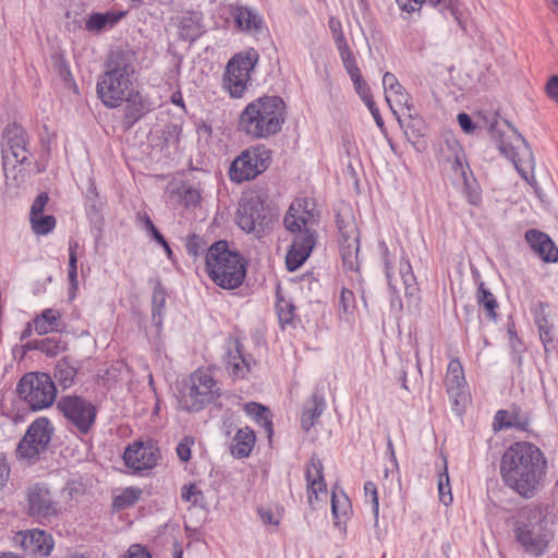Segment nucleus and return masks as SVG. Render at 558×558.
Here are the masks:
<instances>
[{
    "instance_id": "20",
    "label": "nucleus",
    "mask_w": 558,
    "mask_h": 558,
    "mask_svg": "<svg viewBox=\"0 0 558 558\" xmlns=\"http://www.w3.org/2000/svg\"><path fill=\"white\" fill-rule=\"evenodd\" d=\"M397 5L402 12L408 14L418 12L423 3L438 8L439 12H449L453 20L457 22L459 27L466 32V22L459 10L458 0H396Z\"/></svg>"
},
{
    "instance_id": "56",
    "label": "nucleus",
    "mask_w": 558,
    "mask_h": 558,
    "mask_svg": "<svg viewBox=\"0 0 558 558\" xmlns=\"http://www.w3.org/2000/svg\"><path fill=\"white\" fill-rule=\"evenodd\" d=\"M49 201L47 193H40L31 206L29 217H37L44 215L45 207Z\"/></svg>"
},
{
    "instance_id": "52",
    "label": "nucleus",
    "mask_w": 558,
    "mask_h": 558,
    "mask_svg": "<svg viewBox=\"0 0 558 558\" xmlns=\"http://www.w3.org/2000/svg\"><path fill=\"white\" fill-rule=\"evenodd\" d=\"M181 497L183 500L189 501L194 506H202L204 501L203 493L194 484L183 487Z\"/></svg>"
},
{
    "instance_id": "18",
    "label": "nucleus",
    "mask_w": 558,
    "mask_h": 558,
    "mask_svg": "<svg viewBox=\"0 0 558 558\" xmlns=\"http://www.w3.org/2000/svg\"><path fill=\"white\" fill-rule=\"evenodd\" d=\"M223 359L226 369L233 379L245 378L246 374L252 371L255 364V361L250 354H244L243 345L236 339L227 342Z\"/></svg>"
},
{
    "instance_id": "22",
    "label": "nucleus",
    "mask_w": 558,
    "mask_h": 558,
    "mask_svg": "<svg viewBox=\"0 0 558 558\" xmlns=\"http://www.w3.org/2000/svg\"><path fill=\"white\" fill-rule=\"evenodd\" d=\"M305 477L307 482L308 502L313 505V497L327 494V485L324 480V466L322 461L313 456L306 465Z\"/></svg>"
},
{
    "instance_id": "28",
    "label": "nucleus",
    "mask_w": 558,
    "mask_h": 558,
    "mask_svg": "<svg viewBox=\"0 0 558 558\" xmlns=\"http://www.w3.org/2000/svg\"><path fill=\"white\" fill-rule=\"evenodd\" d=\"M27 432L28 438L33 437L40 444V449H47L53 434V427L48 418L39 417L29 425Z\"/></svg>"
},
{
    "instance_id": "59",
    "label": "nucleus",
    "mask_w": 558,
    "mask_h": 558,
    "mask_svg": "<svg viewBox=\"0 0 558 558\" xmlns=\"http://www.w3.org/2000/svg\"><path fill=\"white\" fill-rule=\"evenodd\" d=\"M460 128L465 134H473L476 126L468 113L461 112L457 117Z\"/></svg>"
},
{
    "instance_id": "2",
    "label": "nucleus",
    "mask_w": 558,
    "mask_h": 558,
    "mask_svg": "<svg viewBox=\"0 0 558 558\" xmlns=\"http://www.w3.org/2000/svg\"><path fill=\"white\" fill-rule=\"evenodd\" d=\"M514 536L524 553L543 556L555 538V522L546 508L530 506L521 509L514 519Z\"/></svg>"
},
{
    "instance_id": "10",
    "label": "nucleus",
    "mask_w": 558,
    "mask_h": 558,
    "mask_svg": "<svg viewBox=\"0 0 558 558\" xmlns=\"http://www.w3.org/2000/svg\"><path fill=\"white\" fill-rule=\"evenodd\" d=\"M16 392L35 411L49 408L57 397L54 383L46 373L25 374L17 383Z\"/></svg>"
},
{
    "instance_id": "62",
    "label": "nucleus",
    "mask_w": 558,
    "mask_h": 558,
    "mask_svg": "<svg viewBox=\"0 0 558 558\" xmlns=\"http://www.w3.org/2000/svg\"><path fill=\"white\" fill-rule=\"evenodd\" d=\"M125 558H151L150 554L141 545H131Z\"/></svg>"
},
{
    "instance_id": "9",
    "label": "nucleus",
    "mask_w": 558,
    "mask_h": 558,
    "mask_svg": "<svg viewBox=\"0 0 558 558\" xmlns=\"http://www.w3.org/2000/svg\"><path fill=\"white\" fill-rule=\"evenodd\" d=\"M220 396V388L213 376L203 369L195 371L180 392L179 404L189 412H197Z\"/></svg>"
},
{
    "instance_id": "49",
    "label": "nucleus",
    "mask_w": 558,
    "mask_h": 558,
    "mask_svg": "<svg viewBox=\"0 0 558 558\" xmlns=\"http://www.w3.org/2000/svg\"><path fill=\"white\" fill-rule=\"evenodd\" d=\"M78 247L77 242H70L69 246V280L73 289L77 288V257L76 248Z\"/></svg>"
},
{
    "instance_id": "37",
    "label": "nucleus",
    "mask_w": 558,
    "mask_h": 558,
    "mask_svg": "<svg viewBox=\"0 0 558 558\" xmlns=\"http://www.w3.org/2000/svg\"><path fill=\"white\" fill-rule=\"evenodd\" d=\"M445 384L446 387L466 385L463 367L459 360L453 359L449 362Z\"/></svg>"
},
{
    "instance_id": "53",
    "label": "nucleus",
    "mask_w": 558,
    "mask_h": 558,
    "mask_svg": "<svg viewBox=\"0 0 558 558\" xmlns=\"http://www.w3.org/2000/svg\"><path fill=\"white\" fill-rule=\"evenodd\" d=\"M364 495L366 500H369L372 504V511L374 513L375 520L378 519V512H379V501H378V494H377V487L373 482H366L364 484Z\"/></svg>"
},
{
    "instance_id": "40",
    "label": "nucleus",
    "mask_w": 558,
    "mask_h": 558,
    "mask_svg": "<svg viewBox=\"0 0 558 558\" xmlns=\"http://www.w3.org/2000/svg\"><path fill=\"white\" fill-rule=\"evenodd\" d=\"M343 66L349 74L350 78H354L361 75L360 69L356 64L355 57L351 51L349 45H343L342 48L338 49Z\"/></svg>"
},
{
    "instance_id": "43",
    "label": "nucleus",
    "mask_w": 558,
    "mask_h": 558,
    "mask_svg": "<svg viewBox=\"0 0 558 558\" xmlns=\"http://www.w3.org/2000/svg\"><path fill=\"white\" fill-rule=\"evenodd\" d=\"M277 314L282 326L293 325L295 319V307L292 303L284 299H278L277 301Z\"/></svg>"
},
{
    "instance_id": "41",
    "label": "nucleus",
    "mask_w": 558,
    "mask_h": 558,
    "mask_svg": "<svg viewBox=\"0 0 558 558\" xmlns=\"http://www.w3.org/2000/svg\"><path fill=\"white\" fill-rule=\"evenodd\" d=\"M166 291L158 284L153 292V319L157 325L161 324V317L166 305Z\"/></svg>"
},
{
    "instance_id": "13",
    "label": "nucleus",
    "mask_w": 558,
    "mask_h": 558,
    "mask_svg": "<svg viewBox=\"0 0 558 558\" xmlns=\"http://www.w3.org/2000/svg\"><path fill=\"white\" fill-rule=\"evenodd\" d=\"M57 408L64 415L68 424L81 435L88 434L95 424L97 408L80 396L62 397Z\"/></svg>"
},
{
    "instance_id": "50",
    "label": "nucleus",
    "mask_w": 558,
    "mask_h": 558,
    "mask_svg": "<svg viewBox=\"0 0 558 558\" xmlns=\"http://www.w3.org/2000/svg\"><path fill=\"white\" fill-rule=\"evenodd\" d=\"M205 240L196 234H193L186 240V251L191 256L197 257L203 254L206 250Z\"/></svg>"
},
{
    "instance_id": "44",
    "label": "nucleus",
    "mask_w": 558,
    "mask_h": 558,
    "mask_svg": "<svg viewBox=\"0 0 558 558\" xmlns=\"http://www.w3.org/2000/svg\"><path fill=\"white\" fill-rule=\"evenodd\" d=\"M76 375V369L68 365L65 362H59L56 366L54 377L64 388L70 387Z\"/></svg>"
},
{
    "instance_id": "11",
    "label": "nucleus",
    "mask_w": 558,
    "mask_h": 558,
    "mask_svg": "<svg viewBox=\"0 0 558 558\" xmlns=\"http://www.w3.org/2000/svg\"><path fill=\"white\" fill-rule=\"evenodd\" d=\"M236 223L243 231L262 238L270 228L272 216L258 195L250 194L243 196L239 203Z\"/></svg>"
},
{
    "instance_id": "58",
    "label": "nucleus",
    "mask_w": 558,
    "mask_h": 558,
    "mask_svg": "<svg viewBox=\"0 0 558 558\" xmlns=\"http://www.w3.org/2000/svg\"><path fill=\"white\" fill-rule=\"evenodd\" d=\"M258 514L265 524L278 525L280 523V514L272 512L269 508H260Z\"/></svg>"
},
{
    "instance_id": "12",
    "label": "nucleus",
    "mask_w": 558,
    "mask_h": 558,
    "mask_svg": "<svg viewBox=\"0 0 558 558\" xmlns=\"http://www.w3.org/2000/svg\"><path fill=\"white\" fill-rule=\"evenodd\" d=\"M270 160L271 151L264 145L252 146L232 161L230 179L238 183L252 180L269 167Z\"/></svg>"
},
{
    "instance_id": "29",
    "label": "nucleus",
    "mask_w": 558,
    "mask_h": 558,
    "mask_svg": "<svg viewBox=\"0 0 558 558\" xmlns=\"http://www.w3.org/2000/svg\"><path fill=\"white\" fill-rule=\"evenodd\" d=\"M25 162L3 161V172L5 177V186L8 190H15L25 181L26 170Z\"/></svg>"
},
{
    "instance_id": "54",
    "label": "nucleus",
    "mask_w": 558,
    "mask_h": 558,
    "mask_svg": "<svg viewBox=\"0 0 558 558\" xmlns=\"http://www.w3.org/2000/svg\"><path fill=\"white\" fill-rule=\"evenodd\" d=\"M347 509H349L348 499L344 497L342 500H339L333 494L331 497V512L337 525L340 523L341 515L347 514Z\"/></svg>"
},
{
    "instance_id": "19",
    "label": "nucleus",
    "mask_w": 558,
    "mask_h": 558,
    "mask_svg": "<svg viewBox=\"0 0 558 558\" xmlns=\"http://www.w3.org/2000/svg\"><path fill=\"white\" fill-rule=\"evenodd\" d=\"M383 86L385 89V98L392 112L398 116L404 114L413 109L410 95L405 92L402 85L398 82L397 77L386 72L383 76Z\"/></svg>"
},
{
    "instance_id": "8",
    "label": "nucleus",
    "mask_w": 558,
    "mask_h": 558,
    "mask_svg": "<svg viewBox=\"0 0 558 558\" xmlns=\"http://www.w3.org/2000/svg\"><path fill=\"white\" fill-rule=\"evenodd\" d=\"M133 69L124 60L116 63L112 69L106 71L97 83V93L105 106L110 108L119 107L128 97L132 85L131 75Z\"/></svg>"
},
{
    "instance_id": "1",
    "label": "nucleus",
    "mask_w": 558,
    "mask_h": 558,
    "mask_svg": "<svg viewBox=\"0 0 558 558\" xmlns=\"http://www.w3.org/2000/svg\"><path fill=\"white\" fill-rule=\"evenodd\" d=\"M547 461L542 450L527 441L512 444L500 460L505 485L523 498H533L542 487Z\"/></svg>"
},
{
    "instance_id": "24",
    "label": "nucleus",
    "mask_w": 558,
    "mask_h": 558,
    "mask_svg": "<svg viewBox=\"0 0 558 558\" xmlns=\"http://www.w3.org/2000/svg\"><path fill=\"white\" fill-rule=\"evenodd\" d=\"M525 240L532 250L546 263L558 262V248L551 239L544 232L529 230Z\"/></svg>"
},
{
    "instance_id": "46",
    "label": "nucleus",
    "mask_w": 558,
    "mask_h": 558,
    "mask_svg": "<svg viewBox=\"0 0 558 558\" xmlns=\"http://www.w3.org/2000/svg\"><path fill=\"white\" fill-rule=\"evenodd\" d=\"M180 35L185 40H195L201 35L197 22L192 17H183L180 22Z\"/></svg>"
},
{
    "instance_id": "6",
    "label": "nucleus",
    "mask_w": 558,
    "mask_h": 558,
    "mask_svg": "<svg viewBox=\"0 0 558 558\" xmlns=\"http://www.w3.org/2000/svg\"><path fill=\"white\" fill-rule=\"evenodd\" d=\"M489 133L499 151L525 177L533 163V154L524 137L507 121H495Z\"/></svg>"
},
{
    "instance_id": "16",
    "label": "nucleus",
    "mask_w": 558,
    "mask_h": 558,
    "mask_svg": "<svg viewBox=\"0 0 558 558\" xmlns=\"http://www.w3.org/2000/svg\"><path fill=\"white\" fill-rule=\"evenodd\" d=\"M337 223L340 232L339 246L343 266L349 270H357L360 267L357 228L352 221L344 225L342 219H338Z\"/></svg>"
},
{
    "instance_id": "23",
    "label": "nucleus",
    "mask_w": 558,
    "mask_h": 558,
    "mask_svg": "<svg viewBox=\"0 0 558 558\" xmlns=\"http://www.w3.org/2000/svg\"><path fill=\"white\" fill-rule=\"evenodd\" d=\"M21 536V546L27 554L48 556L53 548L52 537L41 530L27 531Z\"/></svg>"
},
{
    "instance_id": "45",
    "label": "nucleus",
    "mask_w": 558,
    "mask_h": 558,
    "mask_svg": "<svg viewBox=\"0 0 558 558\" xmlns=\"http://www.w3.org/2000/svg\"><path fill=\"white\" fill-rule=\"evenodd\" d=\"M400 276L402 278L403 284L405 286V293L413 294L416 290L415 288V276L412 271V266L408 259H402L399 265Z\"/></svg>"
},
{
    "instance_id": "39",
    "label": "nucleus",
    "mask_w": 558,
    "mask_h": 558,
    "mask_svg": "<svg viewBox=\"0 0 558 558\" xmlns=\"http://www.w3.org/2000/svg\"><path fill=\"white\" fill-rule=\"evenodd\" d=\"M404 114L408 116L409 121H403L401 119L400 114L397 116V120L401 124V126L404 129L405 136L410 141L414 142L417 138H420L421 136H423V134L420 130L422 122L418 119L413 117L412 111H410V114L408 112H405Z\"/></svg>"
},
{
    "instance_id": "30",
    "label": "nucleus",
    "mask_w": 558,
    "mask_h": 558,
    "mask_svg": "<svg viewBox=\"0 0 558 558\" xmlns=\"http://www.w3.org/2000/svg\"><path fill=\"white\" fill-rule=\"evenodd\" d=\"M61 315L58 311L48 308L33 319L35 331L43 336L57 329Z\"/></svg>"
},
{
    "instance_id": "21",
    "label": "nucleus",
    "mask_w": 558,
    "mask_h": 558,
    "mask_svg": "<svg viewBox=\"0 0 558 558\" xmlns=\"http://www.w3.org/2000/svg\"><path fill=\"white\" fill-rule=\"evenodd\" d=\"M530 425V416L522 412L517 405H512L507 410L496 412L493 423L495 432L515 428L519 430H527Z\"/></svg>"
},
{
    "instance_id": "51",
    "label": "nucleus",
    "mask_w": 558,
    "mask_h": 558,
    "mask_svg": "<svg viewBox=\"0 0 558 558\" xmlns=\"http://www.w3.org/2000/svg\"><path fill=\"white\" fill-rule=\"evenodd\" d=\"M355 92L362 98L365 105H373V96L367 83L363 80L362 75L351 78Z\"/></svg>"
},
{
    "instance_id": "4",
    "label": "nucleus",
    "mask_w": 558,
    "mask_h": 558,
    "mask_svg": "<svg viewBox=\"0 0 558 558\" xmlns=\"http://www.w3.org/2000/svg\"><path fill=\"white\" fill-rule=\"evenodd\" d=\"M307 199L293 202L283 219L288 231L296 233L286 257L287 268L290 271L296 270L310 256L315 246V234L313 225L314 216L308 209Z\"/></svg>"
},
{
    "instance_id": "34",
    "label": "nucleus",
    "mask_w": 558,
    "mask_h": 558,
    "mask_svg": "<svg viewBox=\"0 0 558 558\" xmlns=\"http://www.w3.org/2000/svg\"><path fill=\"white\" fill-rule=\"evenodd\" d=\"M477 303L483 307L485 315L490 320H496L498 302L494 294L481 282L477 290Z\"/></svg>"
},
{
    "instance_id": "25",
    "label": "nucleus",
    "mask_w": 558,
    "mask_h": 558,
    "mask_svg": "<svg viewBox=\"0 0 558 558\" xmlns=\"http://www.w3.org/2000/svg\"><path fill=\"white\" fill-rule=\"evenodd\" d=\"M325 407L324 397L318 393H313L312 398L305 402L301 415V425L304 430H310L316 424Z\"/></svg>"
},
{
    "instance_id": "7",
    "label": "nucleus",
    "mask_w": 558,
    "mask_h": 558,
    "mask_svg": "<svg viewBox=\"0 0 558 558\" xmlns=\"http://www.w3.org/2000/svg\"><path fill=\"white\" fill-rule=\"evenodd\" d=\"M259 56L256 50L234 54L227 63L222 75V88L231 98H242L252 82Z\"/></svg>"
},
{
    "instance_id": "42",
    "label": "nucleus",
    "mask_w": 558,
    "mask_h": 558,
    "mask_svg": "<svg viewBox=\"0 0 558 558\" xmlns=\"http://www.w3.org/2000/svg\"><path fill=\"white\" fill-rule=\"evenodd\" d=\"M438 494L439 500L445 506H449L452 502V494L449 484V475L446 459H444V471L439 474L438 478Z\"/></svg>"
},
{
    "instance_id": "5",
    "label": "nucleus",
    "mask_w": 558,
    "mask_h": 558,
    "mask_svg": "<svg viewBox=\"0 0 558 558\" xmlns=\"http://www.w3.org/2000/svg\"><path fill=\"white\" fill-rule=\"evenodd\" d=\"M206 269L209 278L227 290L240 287L246 275L243 257L230 251L226 241H218L207 250Z\"/></svg>"
},
{
    "instance_id": "15",
    "label": "nucleus",
    "mask_w": 558,
    "mask_h": 558,
    "mask_svg": "<svg viewBox=\"0 0 558 558\" xmlns=\"http://www.w3.org/2000/svg\"><path fill=\"white\" fill-rule=\"evenodd\" d=\"M27 502L28 513L34 518L50 519L59 513V504L45 484H35L28 488Z\"/></svg>"
},
{
    "instance_id": "63",
    "label": "nucleus",
    "mask_w": 558,
    "mask_h": 558,
    "mask_svg": "<svg viewBox=\"0 0 558 558\" xmlns=\"http://www.w3.org/2000/svg\"><path fill=\"white\" fill-rule=\"evenodd\" d=\"M136 220H137L140 227L143 228L147 233L150 232L155 228L153 220L146 213H142V211L137 213Z\"/></svg>"
},
{
    "instance_id": "61",
    "label": "nucleus",
    "mask_w": 558,
    "mask_h": 558,
    "mask_svg": "<svg viewBox=\"0 0 558 558\" xmlns=\"http://www.w3.org/2000/svg\"><path fill=\"white\" fill-rule=\"evenodd\" d=\"M354 296L350 290L343 289L340 294V304L345 314L351 313L353 308Z\"/></svg>"
},
{
    "instance_id": "47",
    "label": "nucleus",
    "mask_w": 558,
    "mask_h": 558,
    "mask_svg": "<svg viewBox=\"0 0 558 558\" xmlns=\"http://www.w3.org/2000/svg\"><path fill=\"white\" fill-rule=\"evenodd\" d=\"M142 490L140 488L128 487L119 496L114 497V505L117 507H129L134 505L141 497Z\"/></svg>"
},
{
    "instance_id": "17",
    "label": "nucleus",
    "mask_w": 558,
    "mask_h": 558,
    "mask_svg": "<svg viewBox=\"0 0 558 558\" xmlns=\"http://www.w3.org/2000/svg\"><path fill=\"white\" fill-rule=\"evenodd\" d=\"M2 157L3 161L26 162L29 156L25 131L16 125L10 124L3 133Z\"/></svg>"
},
{
    "instance_id": "3",
    "label": "nucleus",
    "mask_w": 558,
    "mask_h": 558,
    "mask_svg": "<svg viewBox=\"0 0 558 558\" xmlns=\"http://www.w3.org/2000/svg\"><path fill=\"white\" fill-rule=\"evenodd\" d=\"M286 104L278 96H263L243 109L239 129L251 138H267L280 132L284 123Z\"/></svg>"
},
{
    "instance_id": "36",
    "label": "nucleus",
    "mask_w": 558,
    "mask_h": 558,
    "mask_svg": "<svg viewBox=\"0 0 558 558\" xmlns=\"http://www.w3.org/2000/svg\"><path fill=\"white\" fill-rule=\"evenodd\" d=\"M44 451H46V449H40V444H38L37 440L33 437L28 438V432H26L24 438L17 446V454L28 461L37 459Z\"/></svg>"
},
{
    "instance_id": "26",
    "label": "nucleus",
    "mask_w": 558,
    "mask_h": 558,
    "mask_svg": "<svg viewBox=\"0 0 558 558\" xmlns=\"http://www.w3.org/2000/svg\"><path fill=\"white\" fill-rule=\"evenodd\" d=\"M255 434L248 427L240 428L232 441L231 445V453L235 458H245L247 457L255 444Z\"/></svg>"
},
{
    "instance_id": "38",
    "label": "nucleus",
    "mask_w": 558,
    "mask_h": 558,
    "mask_svg": "<svg viewBox=\"0 0 558 558\" xmlns=\"http://www.w3.org/2000/svg\"><path fill=\"white\" fill-rule=\"evenodd\" d=\"M32 230L35 234L46 235L50 233L56 227V218L51 215H40L37 217H29Z\"/></svg>"
},
{
    "instance_id": "14",
    "label": "nucleus",
    "mask_w": 558,
    "mask_h": 558,
    "mask_svg": "<svg viewBox=\"0 0 558 558\" xmlns=\"http://www.w3.org/2000/svg\"><path fill=\"white\" fill-rule=\"evenodd\" d=\"M123 459L128 468L142 472L157 465L160 450L151 441H135L126 447Z\"/></svg>"
},
{
    "instance_id": "31",
    "label": "nucleus",
    "mask_w": 558,
    "mask_h": 558,
    "mask_svg": "<svg viewBox=\"0 0 558 558\" xmlns=\"http://www.w3.org/2000/svg\"><path fill=\"white\" fill-rule=\"evenodd\" d=\"M125 13L123 11H110L106 13H94L86 21V29L88 31H101L107 26H113L118 23Z\"/></svg>"
},
{
    "instance_id": "60",
    "label": "nucleus",
    "mask_w": 558,
    "mask_h": 558,
    "mask_svg": "<svg viewBox=\"0 0 558 558\" xmlns=\"http://www.w3.org/2000/svg\"><path fill=\"white\" fill-rule=\"evenodd\" d=\"M193 444L192 440L189 438H184L181 442H179L177 447V453L181 461L187 462L191 458V445Z\"/></svg>"
},
{
    "instance_id": "57",
    "label": "nucleus",
    "mask_w": 558,
    "mask_h": 558,
    "mask_svg": "<svg viewBox=\"0 0 558 558\" xmlns=\"http://www.w3.org/2000/svg\"><path fill=\"white\" fill-rule=\"evenodd\" d=\"M143 116V110L136 105H128L125 107L124 113V122L128 126H132L141 117Z\"/></svg>"
},
{
    "instance_id": "35",
    "label": "nucleus",
    "mask_w": 558,
    "mask_h": 558,
    "mask_svg": "<svg viewBox=\"0 0 558 558\" xmlns=\"http://www.w3.org/2000/svg\"><path fill=\"white\" fill-rule=\"evenodd\" d=\"M33 348L45 353L47 356H56L65 351L66 342L61 337H50L36 341Z\"/></svg>"
},
{
    "instance_id": "33",
    "label": "nucleus",
    "mask_w": 558,
    "mask_h": 558,
    "mask_svg": "<svg viewBox=\"0 0 558 558\" xmlns=\"http://www.w3.org/2000/svg\"><path fill=\"white\" fill-rule=\"evenodd\" d=\"M548 306L539 303L535 310V324L538 327L539 338L545 348L553 342V325L548 320Z\"/></svg>"
},
{
    "instance_id": "48",
    "label": "nucleus",
    "mask_w": 558,
    "mask_h": 558,
    "mask_svg": "<svg viewBox=\"0 0 558 558\" xmlns=\"http://www.w3.org/2000/svg\"><path fill=\"white\" fill-rule=\"evenodd\" d=\"M447 393L456 409L464 407L468 401L469 393L466 391V385L448 386Z\"/></svg>"
},
{
    "instance_id": "27",
    "label": "nucleus",
    "mask_w": 558,
    "mask_h": 558,
    "mask_svg": "<svg viewBox=\"0 0 558 558\" xmlns=\"http://www.w3.org/2000/svg\"><path fill=\"white\" fill-rule=\"evenodd\" d=\"M238 26L244 31H258L263 26V19L252 8L240 5L234 10Z\"/></svg>"
},
{
    "instance_id": "55",
    "label": "nucleus",
    "mask_w": 558,
    "mask_h": 558,
    "mask_svg": "<svg viewBox=\"0 0 558 558\" xmlns=\"http://www.w3.org/2000/svg\"><path fill=\"white\" fill-rule=\"evenodd\" d=\"M329 29L335 38V41L337 44V48H342L343 45H348L343 32H342V25L339 19L331 16L328 21Z\"/></svg>"
},
{
    "instance_id": "32",
    "label": "nucleus",
    "mask_w": 558,
    "mask_h": 558,
    "mask_svg": "<svg viewBox=\"0 0 558 558\" xmlns=\"http://www.w3.org/2000/svg\"><path fill=\"white\" fill-rule=\"evenodd\" d=\"M244 408L245 412L264 427L267 437L270 438L274 433L270 411L256 402L246 403Z\"/></svg>"
},
{
    "instance_id": "64",
    "label": "nucleus",
    "mask_w": 558,
    "mask_h": 558,
    "mask_svg": "<svg viewBox=\"0 0 558 558\" xmlns=\"http://www.w3.org/2000/svg\"><path fill=\"white\" fill-rule=\"evenodd\" d=\"M547 93L549 97L558 101V76H554L547 84Z\"/></svg>"
}]
</instances>
